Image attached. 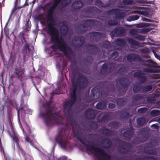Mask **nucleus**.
<instances>
[{
	"label": "nucleus",
	"instance_id": "29",
	"mask_svg": "<svg viewBox=\"0 0 160 160\" xmlns=\"http://www.w3.org/2000/svg\"><path fill=\"white\" fill-rule=\"evenodd\" d=\"M142 88L141 87L138 85L137 84L134 85L133 87V91L135 93H137L141 91Z\"/></svg>",
	"mask_w": 160,
	"mask_h": 160
},
{
	"label": "nucleus",
	"instance_id": "16",
	"mask_svg": "<svg viewBox=\"0 0 160 160\" xmlns=\"http://www.w3.org/2000/svg\"><path fill=\"white\" fill-rule=\"evenodd\" d=\"M86 50L89 53L94 54L97 52L98 49L95 46L90 45L87 47Z\"/></svg>",
	"mask_w": 160,
	"mask_h": 160
},
{
	"label": "nucleus",
	"instance_id": "57",
	"mask_svg": "<svg viewBox=\"0 0 160 160\" xmlns=\"http://www.w3.org/2000/svg\"><path fill=\"white\" fill-rule=\"evenodd\" d=\"M99 34V33L98 32H94L92 33L91 34V35H94V36L98 35Z\"/></svg>",
	"mask_w": 160,
	"mask_h": 160
},
{
	"label": "nucleus",
	"instance_id": "31",
	"mask_svg": "<svg viewBox=\"0 0 160 160\" xmlns=\"http://www.w3.org/2000/svg\"><path fill=\"white\" fill-rule=\"evenodd\" d=\"M14 73L18 77H21L22 76V72L17 68H15Z\"/></svg>",
	"mask_w": 160,
	"mask_h": 160
},
{
	"label": "nucleus",
	"instance_id": "64",
	"mask_svg": "<svg viewBox=\"0 0 160 160\" xmlns=\"http://www.w3.org/2000/svg\"><path fill=\"white\" fill-rule=\"evenodd\" d=\"M61 54L60 53H59L58 54V55L59 56H61Z\"/></svg>",
	"mask_w": 160,
	"mask_h": 160
},
{
	"label": "nucleus",
	"instance_id": "19",
	"mask_svg": "<svg viewBox=\"0 0 160 160\" xmlns=\"http://www.w3.org/2000/svg\"><path fill=\"white\" fill-rule=\"evenodd\" d=\"M133 134V130L131 129L130 130L124 132L123 133V135L124 137L129 138L132 137Z\"/></svg>",
	"mask_w": 160,
	"mask_h": 160
},
{
	"label": "nucleus",
	"instance_id": "25",
	"mask_svg": "<svg viewBox=\"0 0 160 160\" xmlns=\"http://www.w3.org/2000/svg\"><path fill=\"white\" fill-rule=\"evenodd\" d=\"M146 122V120L143 118H139L137 120V124L139 126H142L144 125Z\"/></svg>",
	"mask_w": 160,
	"mask_h": 160
},
{
	"label": "nucleus",
	"instance_id": "45",
	"mask_svg": "<svg viewBox=\"0 0 160 160\" xmlns=\"http://www.w3.org/2000/svg\"><path fill=\"white\" fill-rule=\"evenodd\" d=\"M142 20L144 21H146L147 22H151V20L149 19L146 18L144 17L142 18Z\"/></svg>",
	"mask_w": 160,
	"mask_h": 160
},
{
	"label": "nucleus",
	"instance_id": "3",
	"mask_svg": "<svg viewBox=\"0 0 160 160\" xmlns=\"http://www.w3.org/2000/svg\"><path fill=\"white\" fill-rule=\"evenodd\" d=\"M40 116L48 126L62 124L64 122V119L60 116L59 113L56 112L54 113L50 108L41 113Z\"/></svg>",
	"mask_w": 160,
	"mask_h": 160
},
{
	"label": "nucleus",
	"instance_id": "61",
	"mask_svg": "<svg viewBox=\"0 0 160 160\" xmlns=\"http://www.w3.org/2000/svg\"><path fill=\"white\" fill-rule=\"evenodd\" d=\"M55 94L54 93H52L51 94V97H52Z\"/></svg>",
	"mask_w": 160,
	"mask_h": 160
},
{
	"label": "nucleus",
	"instance_id": "47",
	"mask_svg": "<svg viewBox=\"0 0 160 160\" xmlns=\"http://www.w3.org/2000/svg\"><path fill=\"white\" fill-rule=\"evenodd\" d=\"M145 109L144 108H141L140 109H139L138 110V112H139L140 113H143L145 111Z\"/></svg>",
	"mask_w": 160,
	"mask_h": 160
},
{
	"label": "nucleus",
	"instance_id": "49",
	"mask_svg": "<svg viewBox=\"0 0 160 160\" xmlns=\"http://www.w3.org/2000/svg\"><path fill=\"white\" fill-rule=\"evenodd\" d=\"M153 78H160V74H155L153 75Z\"/></svg>",
	"mask_w": 160,
	"mask_h": 160
},
{
	"label": "nucleus",
	"instance_id": "52",
	"mask_svg": "<svg viewBox=\"0 0 160 160\" xmlns=\"http://www.w3.org/2000/svg\"><path fill=\"white\" fill-rule=\"evenodd\" d=\"M144 8V7H135L134 8V9H136V10H141L143 9Z\"/></svg>",
	"mask_w": 160,
	"mask_h": 160
},
{
	"label": "nucleus",
	"instance_id": "35",
	"mask_svg": "<svg viewBox=\"0 0 160 160\" xmlns=\"http://www.w3.org/2000/svg\"><path fill=\"white\" fill-rule=\"evenodd\" d=\"M150 30V29L149 28H145L142 29L140 32L141 33H145L148 32Z\"/></svg>",
	"mask_w": 160,
	"mask_h": 160
},
{
	"label": "nucleus",
	"instance_id": "41",
	"mask_svg": "<svg viewBox=\"0 0 160 160\" xmlns=\"http://www.w3.org/2000/svg\"><path fill=\"white\" fill-rule=\"evenodd\" d=\"M110 132V131L109 130L105 129L103 133L106 135H109Z\"/></svg>",
	"mask_w": 160,
	"mask_h": 160
},
{
	"label": "nucleus",
	"instance_id": "42",
	"mask_svg": "<svg viewBox=\"0 0 160 160\" xmlns=\"http://www.w3.org/2000/svg\"><path fill=\"white\" fill-rule=\"evenodd\" d=\"M93 22V20H88L86 21H85L84 22V24H88V25H89L90 24L92 23Z\"/></svg>",
	"mask_w": 160,
	"mask_h": 160
},
{
	"label": "nucleus",
	"instance_id": "4",
	"mask_svg": "<svg viewBox=\"0 0 160 160\" xmlns=\"http://www.w3.org/2000/svg\"><path fill=\"white\" fill-rule=\"evenodd\" d=\"M51 36V42L54 43L58 49L62 51L66 56H68L70 53V49L62 38L59 37L58 31L55 29L52 30Z\"/></svg>",
	"mask_w": 160,
	"mask_h": 160
},
{
	"label": "nucleus",
	"instance_id": "36",
	"mask_svg": "<svg viewBox=\"0 0 160 160\" xmlns=\"http://www.w3.org/2000/svg\"><path fill=\"white\" fill-rule=\"evenodd\" d=\"M133 2L132 0H123L122 2L125 5L132 4Z\"/></svg>",
	"mask_w": 160,
	"mask_h": 160
},
{
	"label": "nucleus",
	"instance_id": "37",
	"mask_svg": "<svg viewBox=\"0 0 160 160\" xmlns=\"http://www.w3.org/2000/svg\"><path fill=\"white\" fill-rule=\"evenodd\" d=\"M141 15L147 17H149V13L148 12L145 11H142Z\"/></svg>",
	"mask_w": 160,
	"mask_h": 160
},
{
	"label": "nucleus",
	"instance_id": "24",
	"mask_svg": "<svg viewBox=\"0 0 160 160\" xmlns=\"http://www.w3.org/2000/svg\"><path fill=\"white\" fill-rule=\"evenodd\" d=\"M22 7V6L17 7L14 6V7H13L11 12V13L10 15L8 22L10 20V18L12 17V15L13 14L15 15L16 14V11L18 9Z\"/></svg>",
	"mask_w": 160,
	"mask_h": 160
},
{
	"label": "nucleus",
	"instance_id": "55",
	"mask_svg": "<svg viewBox=\"0 0 160 160\" xmlns=\"http://www.w3.org/2000/svg\"><path fill=\"white\" fill-rule=\"evenodd\" d=\"M19 1L20 0H15L14 2V6L17 7L18 4V2H19Z\"/></svg>",
	"mask_w": 160,
	"mask_h": 160
},
{
	"label": "nucleus",
	"instance_id": "43",
	"mask_svg": "<svg viewBox=\"0 0 160 160\" xmlns=\"http://www.w3.org/2000/svg\"><path fill=\"white\" fill-rule=\"evenodd\" d=\"M118 53L117 52H114L113 53H112L111 54V56H112V57H113V58L112 59H115L118 56Z\"/></svg>",
	"mask_w": 160,
	"mask_h": 160
},
{
	"label": "nucleus",
	"instance_id": "2",
	"mask_svg": "<svg viewBox=\"0 0 160 160\" xmlns=\"http://www.w3.org/2000/svg\"><path fill=\"white\" fill-rule=\"evenodd\" d=\"M127 60L130 62H136L140 63H144V66L147 68L143 69L144 72H146L156 73L159 72V70H154V68H160V66H157L153 61L147 60L145 62L138 54H129L127 56Z\"/></svg>",
	"mask_w": 160,
	"mask_h": 160
},
{
	"label": "nucleus",
	"instance_id": "14",
	"mask_svg": "<svg viewBox=\"0 0 160 160\" xmlns=\"http://www.w3.org/2000/svg\"><path fill=\"white\" fill-rule=\"evenodd\" d=\"M23 132L25 136H26V141L30 142L31 144V142L33 141L34 138L33 135H30L31 131L30 128H28V131H27V132L25 134L24 132L23 129Z\"/></svg>",
	"mask_w": 160,
	"mask_h": 160
},
{
	"label": "nucleus",
	"instance_id": "33",
	"mask_svg": "<svg viewBox=\"0 0 160 160\" xmlns=\"http://www.w3.org/2000/svg\"><path fill=\"white\" fill-rule=\"evenodd\" d=\"M140 52L142 53H148L150 52V49L148 48H146L140 49Z\"/></svg>",
	"mask_w": 160,
	"mask_h": 160
},
{
	"label": "nucleus",
	"instance_id": "40",
	"mask_svg": "<svg viewBox=\"0 0 160 160\" xmlns=\"http://www.w3.org/2000/svg\"><path fill=\"white\" fill-rule=\"evenodd\" d=\"M152 52L154 54L155 57L158 60L160 61V55L157 54L155 51L154 50H152Z\"/></svg>",
	"mask_w": 160,
	"mask_h": 160
},
{
	"label": "nucleus",
	"instance_id": "17",
	"mask_svg": "<svg viewBox=\"0 0 160 160\" xmlns=\"http://www.w3.org/2000/svg\"><path fill=\"white\" fill-rule=\"evenodd\" d=\"M115 43L118 47H120V48H123L126 45V42L124 40L122 39L118 38L117 39Z\"/></svg>",
	"mask_w": 160,
	"mask_h": 160
},
{
	"label": "nucleus",
	"instance_id": "21",
	"mask_svg": "<svg viewBox=\"0 0 160 160\" xmlns=\"http://www.w3.org/2000/svg\"><path fill=\"white\" fill-rule=\"evenodd\" d=\"M83 6V3L80 1L74 2L72 4V6L75 9H78L81 8Z\"/></svg>",
	"mask_w": 160,
	"mask_h": 160
},
{
	"label": "nucleus",
	"instance_id": "18",
	"mask_svg": "<svg viewBox=\"0 0 160 160\" xmlns=\"http://www.w3.org/2000/svg\"><path fill=\"white\" fill-rule=\"evenodd\" d=\"M111 144V142L107 139H103L102 140V147L105 148H109Z\"/></svg>",
	"mask_w": 160,
	"mask_h": 160
},
{
	"label": "nucleus",
	"instance_id": "48",
	"mask_svg": "<svg viewBox=\"0 0 160 160\" xmlns=\"http://www.w3.org/2000/svg\"><path fill=\"white\" fill-rule=\"evenodd\" d=\"M151 127L152 128H153L155 129H157L158 127V126L157 124H154L152 125L151 126Z\"/></svg>",
	"mask_w": 160,
	"mask_h": 160
},
{
	"label": "nucleus",
	"instance_id": "60",
	"mask_svg": "<svg viewBox=\"0 0 160 160\" xmlns=\"http://www.w3.org/2000/svg\"><path fill=\"white\" fill-rule=\"evenodd\" d=\"M148 160H156V159L154 158H149Z\"/></svg>",
	"mask_w": 160,
	"mask_h": 160
},
{
	"label": "nucleus",
	"instance_id": "20",
	"mask_svg": "<svg viewBox=\"0 0 160 160\" xmlns=\"http://www.w3.org/2000/svg\"><path fill=\"white\" fill-rule=\"evenodd\" d=\"M96 108L101 109H104L106 107V103L104 102L101 101L99 102L96 106Z\"/></svg>",
	"mask_w": 160,
	"mask_h": 160
},
{
	"label": "nucleus",
	"instance_id": "10",
	"mask_svg": "<svg viewBox=\"0 0 160 160\" xmlns=\"http://www.w3.org/2000/svg\"><path fill=\"white\" fill-rule=\"evenodd\" d=\"M85 114L87 117L90 119H94L97 113L95 110L92 108H89L85 110Z\"/></svg>",
	"mask_w": 160,
	"mask_h": 160
},
{
	"label": "nucleus",
	"instance_id": "11",
	"mask_svg": "<svg viewBox=\"0 0 160 160\" xmlns=\"http://www.w3.org/2000/svg\"><path fill=\"white\" fill-rule=\"evenodd\" d=\"M137 29H132L129 31V33L135 39L138 40H143L144 37L141 35L137 34Z\"/></svg>",
	"mask_w": 160,
	"mask_h": 160
},
{
	"label": "nucleus",
	"instance_id": "39",
	"mask_svg": "<svg viewBox=\"0 0 160 160\" xmlns=\"http://www.w3.org/2000/svg\"><path fill=\"white\" fill-rule=\"evenodd\" d=\"M103 47H104L107 48H109L110 47V43L108 42H106L103 44Z\"/></svg>",
	"mask_w": 160,
	"mask_h": 160
},
{
	"label": "nucleus",
	"instance_id": "8",
	"mask_svg": "<svg viewBox=\"0 0 160 160\" xmlns=\"http://www.w3.org/2000/svg\"><path fill=\"white\" fill-rule=\"evenodd\" d=\"M70 126L72 127L73 132L75 133L77 132L79 127L78 125L71 118H70L69 120H68V122H66L65 124V127L67 128H68V126Z\"/></svg>",
	"mask_w": 160,
	"mask_h": 160
},
{
	"label": "nucleus",
	"instance_id": "23",
	"mask_svg": "<svg viewBox=\"0 0 160 160\" xmlns=\"http://www.w3.org/2000/svg\"><path fill=\"white\" fill-rule=\"evenodd\" d=\"M60 32L62 35H65L68 31V28L67 25H63L60 28Z\"/></svg>",
	"mask_w": 160,
	"mask_h": 160
},
{
	"label": "nucleus",
	"instance_id": "44",
	"mask_svg": "<svg viewBox=\"0 0 160 160\" xmlns=\"http://www.w3.org/2000/svg\"><path fill=\"white\" fill-rule=\"evenodd\" d=\"M137 2L140 3H147L148 2L146 0H137Z\"/></svg>",
	"mask_w": 160,
	"mask_h": 160
},
{
	"label": "nucleus",
	"instance_id": "12",
	"mask_svg": "<svg viewBox=\"0 0 160 160\" xmlns=\"http://www.w3.org/2000/svg\"><path fill=\"white\" fill-rule=\"evenodd\" d=\"M50 154L44 155L42 158V159L43 160H67L66 156H63L60 158H58L53 156L52 159L50 158ZM68 160H71V159Z\"/></svg>",
	"mask_w": 160,
	"mask_h": 160
},
{
	"label": "nucleus",
	"instance_id": "63",
	"mask_svg": "<svg viewBox=\"0 0 160 160\" xmlns=\"http://www.w3.org/2000/svg\"><path fill=\"white\" fill-rule=\"evenodd\" d=\"M132 68H138V67H136V66L135 67H132Z\"/></svg>",
	"mask_w": 160,
	"mask_h": 160
},
{
	"label": "nucleus",
	"instance_id": "46",
	"mask_svg": "<svg viewBox=\"0 0 160 160\" xmlns=\"http://www.w3.org/2000/svg\"><path fill=\"white\" fill-rule=\"evenodd\" d=\"M115 105L112 103H110L109 104L108 107L111 108H113L115 107Z\"/></svg>",
	"mask_w": 160,
	"mask_h": 160
},
{
	"label": "nucleus",
	"instance_id": "22",
	"mask_svg": "<svg viewBox=\"0 0 160 160\" xmlns=\"http://www.w3.org/2000/svg\"><path fill=\"white\" fill-rule=\"evenodd\" d=\"M128 41L129 43L132 46H140V43L139 42L136 41L132 38H128Z\"/></svg>",
	"mask_w": 160,
	"mask_h": 160
},
{
	"label": "nucleus",
	"instance_id": "32",
	"mask_svg": "<svg viewBox=\"0 0 160 160\" xmlns=\"http://www.w3.org/2000/svg\"><path fill=\"white\" fill-rule=\"evenodd\" d=\"M118 23V22L116 20L113 21H109L108 22V24L109 26H114L117 25Z\"/></svg>",
	"mask_w": 160,
	"mask_h": 160
},
{
	"label": "nucleus",
	"instance_id": "50",
	"mask_svg": "<svg viewBox=\"0 0 160 160\" xmlns=\"http://www.w3.org/2000/svg\"><path fill=\"white\" fill-rule=\"evenodd\" d=\"M137 27L138 28H143V23H141L138 24L137 25Z\"/></svg>",
	"mask_w": 160,
	"mask_h": 160
},
{
	"label": "nucleus",
	"instance_id": "13",
	"mask_svg": "<svg viewBox=\"0 0 160 160\" xmlns=\"http://www.w3.org/2000/svg\"><path fill=\"white\" fill-rule=\"evenodd\" d=\"M134 76L135 77L138 78L142 83L144 82L147 80V78L145 75L140 71L134 73Z\"/></svg>",
	"mask_w": 160,
	"mask_h": 160
},
{
	"label": "nucleus",
	"instance_id": "30",
	"mask_svg": "<svg viewBox=\"0 0 160 160\" xmlns=\"http://www.w3.org/2000/svg\"><path fill=\"white\" fill-rule=\"evenodd\" d=\"M150 113L152 116H156L160 115V111L157 110H153Z\"/></svg>",
	"mask_w": 160,
	"mask_h": 160
},
{
	"label": "nucleus",
	"instance_id": "9",
	"mask_svg": "<svg viewBox=\"0 0 160 160\" xmlns=\"http://www.w3.org/2000/svg\"><path fill=\"white\" fill-rule=\"evenodd\" d=\"M125 30L124 28L120 27L112 31L111 32V35L112 38L115 36L123 35L125 34Z\"/></svg>",
	"mask_w": 160,
	"mask_h": 160
},
{
	"label": "nucleus",
	"instance_id": "38",
	"mask_svg": "<svg viewBox=\"0 0 160 160\" xmlns=\"http://www.w3.org/2000/svg\"><path fill=\"white\" fill-rule=\"evenodd\" d=\"M117 102L118 104L122 105L124 104V100L122 98L119 99H118Z\"/></svg>",
	"mask_w": 160,
	"mask_h": 160
},
{
	"label": "nucleus",
	"instance_id": "56",
	"mask_svg": "<svg viewBox=\"0 0 160 160\" xmlns=\"http://www.w3.org/2000/svg\"><path fill=\"white\" fill-rule=\"evenodd\" d=\"M124 68H122L119 70L118 72H121V73H124V72H121V71H122L124 72Z\"/></svg>",
	"mask_w": 160,
	"mask_h": 160
},
{
	"label": "nucleus",
	"instance_id": "15",
	"mask_svg": "<svg viewBox=\"0 0 160 160\" xmlns=\"http://www.w3.org/2000/svg\"><path fill=\"white\" fill-rule=\"evenodd\" d=\"M61 1L62 0H54V3L49 8V12L51 14L53 13L56 7Z\"/></svg>",
	"mask_w": 160,
	"mask_h": 160
},
{
	"label": "nucleus",
	"instance_id": "6",
	"mask_svg": "<svg viewBox=\"0 0 160 160\" xmlns=\"http://www.w3.org/2000/svg\"><path fill=\"white\" fill-rule=\"evenodd\" d=\"M63 130L62 129L61 132L58 135L56 138V141L57 142L61 147L64 149H66L69 146V144L67 140L68 133L67 131L63 132Z\"/></svg>",
	"mask_w": 160,
	"mask_h": 160
},
{
	"label": "nucleus",
	"instance_id": "59",
	"mask_svg": "<svg viewBox=\"0 0 160 160\" xmlns=\"http://www.w3.org/2000/svg\"><path fill=\"white\" fill-rule=\"evenodd\" d=\"M51 48H52V49H53V51H54V52H56V50H55V47L54 46H52L51 47Z\"/></svg>",
	"mask_w": 160,
	"mask_h": 160
},
{
	"label": "nucleus",
	"instance_id": "53",
	"mask_svg": "<svg viewBox=\"0 0 160 160\" xmlns=\"http://www.w3.org/2000/svg\"><path fill=\"white\" fill-rule=\"evenodd\" d=\"M143 23V27H148L150 25V24L146 22H144Z\"/></svg>",
	"mask_w": 160,
	"mask_h": 160
},
{
	"label": "nucleus",
	"instance_id": "1",
	"mask_svg": "<svg viewBox=\"0 0 160 160\" xmlns=\"http://www.w3.org/2000/svg\"><path fill=\"white\" fill-rule=\"evenodd\" d=\"M78 138L85 145L87 150L95 155L98 160H111L110 156L107 154L103 149L95 147L91 142L87 140L85 136L78 137Z\"/></svg>",
	"mask_w": 160,
	"mask_h": 160
},
{
	"label": "nucleus",
	"instance_id": "58",
	"mask_svg": "<svg viewBox=\"0 0 160 160\" xmlns=\"http://www.w3.org/2000/svg\"><path fill=\"white\" fill-rule=\"evenodd\" d=\"M123 80V82H125L127 80L126 79H124V78H121L120 79V80H119V82H120V83L121 84H122L121 83V81Z\"/></svg>",
	"mask_w": 160,
	"mask_h": 160
},
{
	"label": "nucleus",
	"instance_id": "5",
	"mask_svg": "<svg viewBox=\"0 0 160 160\" xmlns=\"http://www.w3.org/2000/svg\"><path fill=\"white\" fill-rule=\"evenodd\" d=\"M72 90L71 92V99L67 101H65L63 105L64 114L67 117H69L71 112V107L76 100V93L77 84L76 82L72 79Z\"/></svg>",
	"mask_w": 160,
	"mask_h": 160
},
{
	"label": "nucleus",
	"instance_id": "54",
	"mask_svg": "<svg viewBox=\"0 0 160 160\" xmlns=\"http://www.w3.org/2000/svg\"><path fill=\"white\" fill-rule=\"evenodd\" d=\"M107 68V65L106 64H104L102 66V71L103 70H106V68Z\"/></svg>",
	"mask_w": 160,
	"mask_h": 160
},
{
	"label": "nucleus",
	"instance_id": "62",
	"mask_svg": "<svg viewBox=\"0 0 160 160\" xmlns=\"http://www.w3.org/2000/svg\"><path fill=\"white\" fill-rule=\"evenodd\" d=\"M98 1L99 2H100L101 3V2H101V1H100V0H98Z\"/></svg>",
	"mask_w": 160,
	"mask_h": 160
},
{
	"label": "nucleus",
	"instance_id": "28",
	"mask_svg": "<svg viewBox=\"0 0 160 160\" xmlns=\"http://www.w3.org/2000/svg\"><path fill=\"white\" fill-rule=\"evenodd\" d=\"M152 88V87L151 86H147L142 88V91L141 92L145 93L148 92L150 91L151 90Z\"/></svg>",
	"mask_w": 160,
	"mask_h": 160
},
{
	"label": "nucleus",
	"instance_id": "26",
	"mask_svg": "<svg viewBox=\"0 0 160 160\" xmlns=\"http://www.w3.org/2000/svg\"><path fill=\"white\" fill-rule=\"evenodd\" d=\"M13 141L15 142L17 144V147H18V149L19 150H20L21 151V152H22V150L20 146H19V143L18 142V136L14 134V136H13Z\"/></svg>",
	"mask_w": 160,
	"mask_h": 160
},
{
	"label": "nucleus",
	"instance_id": "27",
	"mask_svg": "<svg viewBox=\"0 0 160 160\" xmlns=\"http://www.w3.org/2000/svg\"><path fill=\"white\" fill-rule=\"evenodd\" d=\"M139 16L138 15H132L130 16L127 19V21L130 22L132 21H135L138 19Z\"/></svg>",
	"mask_w": 160,
	"mask_h": 160
},
{
	"label": "nucleus",
	"instance_id": "34",
	"mask_svg": "<svg viewBox=\"0 0 160 160\" xmlns=\"http://www.w3.org/2000/svg\"><path fill=\"white\" fill-rule=\"evenodd\" d=\"M71 2V0H64L62 2V4L63 7H64L68 5Z\"/></svg>",
	"mask_w": 160,
	"mask_h": 160
},
{
	"label": "nucleus",
	"instance_id": "7",
	"mask_svg": "<svg viewBox=\"0 0 160 160\" xmlns=\"http://www.w3.org/2000/svg\"><path fill=\"white\" fill-rule=\"evenodd\" d=\"M127 10H123L122 8H118L114 9L109 11L108 14H112L115 15L116 18H122L124 15L125 12H127Z\"/></svg>",
	"mask_w": 160,
	"mask_h": 160
},
{
	"label": "nucleus",
	"instance_id": "51",
	"mask_svg": "<svg viewBox=\"0 0 160 160\" xmlns=\"http://www.w3.org/2000/svg\"><path fill=\"white\" fill-rule=\"evenodd\" d=\"M142 11H138L137 10H134L133 11V13L135 14H141Z\"/></svg>",
	"mask_w": 160,
	"mask_h": 160
}]
</instances>
